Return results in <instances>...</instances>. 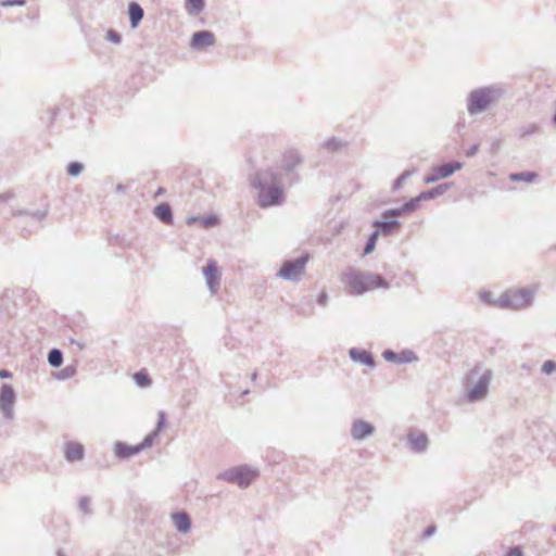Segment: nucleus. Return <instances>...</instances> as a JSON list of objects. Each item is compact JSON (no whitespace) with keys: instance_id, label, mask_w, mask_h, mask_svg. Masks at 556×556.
Here are the masks:
<instances>
[{"instance_id":"1","label":"nucleus","mask_w":556,"mask_h":556,"mask_svg":"<svg viewBox=\"0 0 556 556\" xmlns=\"http://www.w3.org/2000/svg\"><path fill=\"white\" fill-rule=\"evenodd\" d=\"M251 184L258 189L257 203L261 207H270L283 203V180L280 173L271 168L261 170Z\"/></svg>"},{"instance_id":"2","label":"nucleus","mask_w":556,"mask_h":556,"mask_svg":"<svg viewBox=\"0 0 556 556\" xmlns=\"http://www.w3.org/2000/svg\"><path fill=\"white\" fill-rule=\"evenodd\" d=\"M505 94L501 85H490L476 88L468 93L467 112L469 115H478L495 105Z\"/></svg>"},{"instance_id":"3","label":"nucleus","mask_w":556,"mask_h":556,"mask_svg":"<svg viewBox=\"0 0 556 556\" xmlns=\"http://www.w3.org/2000/svg\"><path fill=\"white\" fill-rule=\"evenodd\" d=\"M343 281L351 294L361 295L366 291L376 288L388 289L389 283L380 275L362 273L353 267L348 268L343 274Z\"/></svg>"},{"instance_id":"4","label":"nucleus","mask_w":556,"mask_h":556,"mask_svg":"<svg viewBox=\"0 0 556 556\" xmlns=\"http://www.w3.org/2000/svg\"><path fill=\"white\" fill-rule=\"evenodd\" d=\"M492 381V372L484 370L480 372L479 369L470 371L466 382V397L468 402L475 403L482 401L489 393V387Z\"/></svg>"},{"instance_id":"5","label":"nucleus","mask_w":556,"mask_h":556,"mask_svg":"<svg viewBox=\"0 0 556 556\" xmlns=\"http://www.w3.org/2000/svg\"><path fill=\"white\" fill-rule=\"evenodd\" d=\"M535 288L510 289L496 299L495 306L506 309H521L534 300Z\"/></svg>"},{"instance_id":"6","label":"nucleus","mask_w":556,"mask_h":556,"mask_svg":"<svg viewBox=\"0 0 556 556\" xmlns=\"http://www.w3.org/2000/svg\"><path fill=\"white\" fill-rule=\"evenodd\" d=\"M49 213L48 206L35 212L12 211V216L16 218L15 226L21 230L22 236H28L40 227V223Z\"/></svg>"},{"instance_id":"7","label":"nucleus","mask_w":556,"mask_h":556,"mask_svg":"<svg viewBox=\"0 0 556 556\" xmlns=\"http://www.w3.org/2000/svg\"><path fill=\"white\" fill-rule=\"evenodd\" d=\"M258 471L249 466L232 467L224 472L217 475L218 480H224L229 483H236L241 489L248 488L252 481L257 477Z\"/></svg>"},{"instance_id":"8","label":"nucleus","mask_w":556,"mask_h":556,"mask_svg":"<svg viewBox=\"0 0 556 556\" xmlns=\"http://www.w3.org/2000/svg\"><path fill=\"white\" fill-rule=\"evenodd\" d=\"M307 262V255H301L295 260L285 261L276 276L287 281L298 282L305 274Z\"/></svg>"},{"instance_id":"9","label":"nucleus","mask_w":556,"mask_h":556,"mask_svg":"<svg viewBox=\"0 0 556 556\" xmlns=\"http://www.w3.org/2000/svg\"><path fill=\"white\" fill-rule=\"evenodd\" d=\"M302 162L303 157L299 150L294 148L287 149L281 155L279 170L276 172L280 173L282 178L288 179L289 184H292L295 181L294 170Z\"/></svg>"},{"instance_id":"10","label":"nucleus","mask_w":556,"mask_h":556,"mask_svg":"<svg viewBox=\"0 0 556 556\" xmlns=\"http://www.w3.org/2000/svg\"><path fill=\"white\" fill-rule=\"evenodd\" d=\"M16 402V394L11 384L4 383L0 389V412L8 420L14 418V405Z\"/></svg>"},{"instance_id":"11","label":"nucleus","mask_w":556,"mask_h":556,"mask_svg":"<svg viewBox=\"0 0 556 556\" xmlns=\"http://www.w3.org/2000/svg\"><path fill=\"white\" fill-rule=\"evenodd\" d=\"M375 433V425L363 418H355L351 424L350 435L355 442L365 441L371 438Z\"/></svg>"},{"instance_id":"12","label":"nucleus","mask_w":556,"mask_h":556,"mask_svg":"<svg viewBox=\"0 0 556 556\" xmlns=\"http://www.w3.org/2000/svg\"><path fill=\"white\" fill-rule=\"evenodd\" d=\"M463 167V163L453 162L432 167L431 174L425 176L424 181L427 185L434 184L435 181L447 178L453 175L456 170Z\"/></svg>"},{"instance_id":"13","label":"nucleus","mask_w":556,"mask_h":556,"mask_svg":"<svg viewBox=\"0 0 556 556\" xmlns=\"http://www.w3.org/2000/svg\"><path fill=\"white\" fill-rule=\"evenodd\" d=\"M407 445L413 453L422 454L428 450V435L419 430H409L407 433Z\"/></svg>"},{"instance_id":"14","label":"nucleus","mask_w":556,"mask_h":556,"mask_svg":"<svg viewBox=\"0 0 556 556\" xmlns=\"http://www.w3.org/2000/svg\"><path fill=\"white\" fill-rule=\"evenodd\" d=\"M203 275L205 278V282L212 294L217 292L219 287L220 275L218 271V266L216 261L210 260L206 266L203 268Z\"/></svg>"},{"instance_id":"15","label":"nucleus","mask_w":556,"mask_h":556,"mask_svg":"<svg viewBox=\"0 0 556 556\" xmlns=\"http://www.w3.org/2000/svg\"><path fill=\"white\" fill-rule=\"evenodd\" d=\"M215 43V35L210 30H199L193 33L190 40L192 50H204Z\"/></svg>"},{"instance_id":"16","label":"nucleus","mask_w":556,"mask_h":556,"mask_svg":"<svg viewBox=\"0 0 556 556\" xmlns=\"http://www.w3.org/2000/svg\"><path fill=\"white\" fill-rule=\"evenodd\" d=\"M382 357L387 362L396 364H409L417 361V356L410 350H403L401 353H396L392 350H386L382 353Z\"/></svg>"},{"instance_id":"17","label":"nucleus","mask_w":556,"mask_h":556,"mask_svg":"<svg viewBox=\"0 0 556 556\" xmlns=\"http://www.w3.org/2000/svg\"><path fill=\"white\" fill-rule=\"evenodd\" d=\"M349 356L353 362L359 363L370 368L375 367L374 356L370 352L366 350L352 348L349 350Z\"/></svg>"},{"instance_id":"18","label":"nucleus","mask_w":556,"mask_h":556,"mask_svg":"<svg viewBox=\"0 0 556 556\" xmlns=\"http://www.w3.org/2000/svg\"><path fill=\"white\" fill-rule=\"evenodd\" d=\"M114 452L115 455L121 458H129L136 454H139L141 452L139 445H128L124 442H116L114 445Z\"/></svg>"},{"instance_id":"19","label":"nucleus","mask_w":556,"mask_h":556,"mask_svg":"<svg viewBox=\"0 0 556 556\" xmlns=\"http://www.w3.org/2000/svg\"><path fill=\"white\" fill-rule=\"evenodd\" d=\"M85 448L80 443L70 442L65 446V459L74 463L84 458Z\"/></svg>"},{"instance_id":"20","label":"nucleus","mask_w":556,"mask_h":556,"mask_svg":"<svg viewBox=\"0 0 556 556\" xmlns=\"http://www.w3.org/2000/svg\"><path fill=\"white\" fill-rule=\"evenodd\" d=\"M172 519L178 532L187 533L191 529V519L187 513H175L172 515Z\"/></svg>"},{"instance_id":"21","label":"nucleus","mask_w":556,"mask_h":556,"mask_svg":"<svg viewBox=\"0 0 556 556\" xmlns=\"http://www.w3.org/2000/svg\"><path fill=\"white\" fill-rule=\"evenodd\" d=\"M129 22L131 28H137L143 18L144 11L138 2H130L128 5Z\"/></svg>"},{"instance_id":"22","label":"nucleus","mask_w":556,"mask_h":556,"mask_svg":"<svg viewBox=\"0 0 556 556\" xmlns=\"http://www.w3.org/2000/svg\"><path fill=\"white\" fill-rule=\"evenodd\" d=\"M154 215L164 224H173V213L168 203H161L154 207Z\"/></svg>"},{"instance_id":"23","label":"nucleus","mask_w":556,"mask_h":556,"mask_svg":"<svg viewBox=\"0 0 556 556\" xmlns=\"http://www.w3.org/2000/svg\"><path fill=\"white\" fill-rule=\"evenodd\" d=\"M372 226L378 228L377 230L382 235H389L394 228L400 227V222L394 218H383V220H375Z\"/></svg>"},{"instance_id":"24","label":"nucleus","mask_w":556,"mask_h":556,"mask_svg":"<svg viewBox=\"0 0 556 556\" xmlns=\"http://www.w3.org/2000/svg\"><path fill=\"white\" fill-rule=\"evenodd\" d=\"M205 8V0H185V10L190 16H198Z\"/></svg>"},{"instance_id":"25","label":"nucleus","mask_w":556,"mask_h":556,"mask_svg":"<svg viewBox=\"0 0 556 556\" xmlns=\"http://www.w3.org/2000/svg\"><path fill=\"white\" fill-rule=\"evenodd\" d=\"M536 177L534 172H520L509 175V179L514 182H533Z\"/></svg>"},{"instance_id":"26","label":"nucleus","mask_w":556,"mask_h":556,"mask_svg":"<svg viewBox=\"0 0 556 556\" xmlns=\"http://www.w3.org/2000/svg\"><path fill=\"white\" fill-rule=\"evenodd\" d=\"M48 363L51 367H60L63 364V353L59 349H52L48 353Z\"/></svg>"},{"instance_id":"27","label":"nucleus","mask_w":556,"mask_h":556,"mask_svg":"<svg viewBox=\"0 0 556 556\" xmlns=\"http://www.w3.org/2000/svg\"><path fill=\"white\" fill-rule=\"evenodd\" d=\"M540 130H541V128L536 123H529V124L522 125L518 131H519V136L521 138H527L534 134L540 132Z\"/></svg>"},{"instance_id":"28","label":"nucleus","mask_w":556,"mask_h":556,"mask_svg":"<svg viewBox=\"0 0 556 556\" xmlns=\"http://www.w3.org/2000/svg\"><path fill=\"white\" fill-rule=\"evenodd\" d=\"M378 237H379V230H375L368 238L367 242H366V245L364 248V254L367 255V254H370L374 250H375V247H376V243H377V240H378Z\"/></svg>"},{"instance_id":"29","label":"nucleus","mask_w":556,"mask_h":556,"mask_svg":"<svg viewBox=\"0 0 556 556\" xmlns=\"http://www.w3.org/2000/svg\"><path fill=\"white\" fill-rule=\"evenodd\" d=\"M67 174L70 176H73V177H77L81 174V172L84 170V164L80 163V162H71L68 165H67Z\"/></svg>"},{"instance_id":"30","label":"nucleus","mask_w":556,"mask_h":556,"mask_svg":"<svg viewBox=\"0 0 556 556\" xmlns=\"http://www.w3.org/2000/svg\"><path fill=\"white\" fill-rule=\"evenodd\" d=\"M415 173L414 169H406L404 170L396 179L395 181L393 182V189L394 190H397L400 189L403 184L406 181L407 178H409L410 176H413Z\"/></svg>"},{"instance_id":"31","label":"nucleus","mask_w":556,"mask_h":556,"mask_svg":"<svg viewBox=\"0 0 556 556\" xmlns=\"http://www.w3.org/2000/svg\"><path fill=\"white\" fill-rule=\"evenodd\" d=\"M407 213V211H404V204L397 208H391L387 210L382 213V218H394L402 216L403 214Z\"/></svg>"},{"instance_id":"32","label":"nucleus","mask_w":556,"mask_h":556,"mask_svg":"<svg viewBox=\"0 0 556 556\" xmlns=\"http://www.w3.org/2000/svg\"><path fill=\"white\" fill-rule=\"evenodd\" d=\"M323 147L328 151H337L342 147V142L337 138H330L323 143Z\"/></svg>"},{"instance_id":"33","label":"nucleus","mask_w":556,"mask_h":556,"mask_svg":"<svg viewBox=\"0 0 556 556\" xmlns=\"http://www.w3.org/2000/svg\"><path fill=\"white\" fill-rule=\"evenodd\" d=\"M159 434L154 431H152L151 433H149L144 439L143 441L138 444L140 450L143 451L144 448H148L150 446H152L153 442H154V439L157 437Z\"/></svg>"},{"instance_id":"34","label":"nucleus","mask_w":556,"mask_h":556,"mask_svg":"<svg viewBox=\"0 0 556 556\" xmlns=\"http://www.w3.org/2000/svg\"><path fill=\"white\" fill-rule=\"evenodd\" d=\"M448 187H450L448 184H442L434 188L429 189L428 191L431 194V198L434 199L439 195H442L448 189Z\"/></svg>"},{"instance_id":"35","label":"nucleus","mask_w":556,"mask_h":556,"mask_svg":"<svg viewBox=\"0 0 556 556\" xmlns=\"http://www.w3.org/2000/svg\"><path fill=\"white\" fill-rule=\"evenodd\" d=\"M135 380L138 386L140 387H148L151 383L150 378L147 374H143L142 371H139L135 375Z\"/></svg>"},{"instance_id":"36","label":"nucleus","mask_w":556,"mask_h":556,"mask_svg":"<svg viewBox=\"0 0 556 556\" xmlns=\"http://www.w3.org/2000/svg\"><path fill=\"white\" fill-rule=\"evenodd\" d=\"M165 425H166V414H165V412L160 410L157 414V424L153 431L156 432L157 434H160V432L165 427Z\"/></svg>"},{"instance_id":"37","label":"nucleus","mask_w":556,"mask_h":556,"mask_svg":"<svg viewBox=\"0 0 556 556\" xmlns=\"http://www.w3.org/2000/svg\"><path fill=\"white\" fill-rule=\"evenodd\" d=\"M541 370L544 375H551L553 372H556V362H554V361L544 362Z\"/></svg>"},{"instance_id":"38","label":"nucleus","mask_w":556,"mask_h":556,"mask_svg":"<svg viewBox=\"0 0 556 556\" xmlns=\"http://www.w3.org/2000/svg\"><path fill=\"white\" fill-rule=\"evenodd\" d=\"M419 204L420 202L417 197L412 198L409 201L404 203V211H407V213L413 212L419 207Z\"/></svg>"},{"instance_id":"39","label":"nucleus","mask_w":556,"mask_h":556,"mask_svg":"<svg viewBox=\"0 0 556 556\" xmlns=\"http://www.w3.org/2000/svg\"><path fill=\"white\" fill-rule=\"evenodd\" d=\"M79 508H80V510L84 514H86V515L90 514V500H89V497L83 496L79 500Z\"/></svg>"},{"instance_id":"40","label":"nucleus","mask_w":556,"mask_h":556,"mask_svg":"<svg viewBox=\"0 0 556 556\" xmlns=\"http://www.w3.org/2000/svg\"><path fill=\"white\" fill-rule=\"evenodd\" d=\"M217 217L215 215H210V216H206V217H203L201 219V224L204 226V227H211V226H214L217 224Z\"/></svg>"},{"instance_id":"41","label":"nucleus","mask_w":556,"mask_h":556,"mask_svg":"<svg viewBox=\"0 0 556 556\" xmlns=\"http://www.w3.org/2000/svg\"><path fill=\"white\" fill-rule=\"evenodd\" d=\"M106 38L113 43H121L122 41V36L115 30L108 31Z\"/></svg>"},{"instance_id":"42","label":"nucleus","mask_w":556,"mask_h":556,"mask_svg":"<svg viewBox=\"0 0 556 556\" xmlns=\"http://www.w3.org/2000/svg\"><path fill=\"white\" fill-rule=\"evenodd\" d=\"M25 0H3L1 1L2 7L24 5Z\"/></svg>"},{"instance_id":"43","label":"nucleus","mask_w":556,"mask_h":556,"mask_svg":"<svg viewBox=\"0 0 556 556\" xmlns=\"http://www.w3.org/2000/svg\"><path fill=\"white\" fill-rule=\"evenodd\" d=\"M480 298L482 301L495 305L496 300L492 299V294L490 292H482Z\"/></svg>"},{"instance_id":"44","label":"nucleus","mask_w":556,"mask_h":556,"mask_svg":"<svg viewBox=\"0 0 556 556\" xmlns=\"http://www.w3.org/2000/svg\"><path fill=\"white\" fill-rule=\"evenodd\" d=\"M505 556H522V551L519 546L511 547Z\"/></svg>"},{"instance_id":"45","label":"nucleus","mask_w":556,"mask_h":556,"mask_svg":"<svg viewBox=\"0 0 556 556\" xmlns=\"http://www.w3.org/2000/svg\"><path fill=\"white\" fill-rule=\"evenodd\" d=\"M317 302H318V304H320V305L325 306V305L327 304V302H328V294H327L325 291H323V292L318 295V298H317Z\"/></svg>"},{"instance_id":"46","label":"nucleus","mask_w":556,"mask_h":556,"mask_svg":"<svg viewBox=\"0 0 556 556\" xmlns=\"http://www.w3.org/2000/svg\"><path fill=\"white\" fill-rule=\"evenodd\" d=\"M479 150V146L478 144H472L467 151H466V155L468 157H472L476 155V153L478 152Z\"/></svg>"},{"instance_id":"47","label":"nucleus","mask_w":556,"mask_h":556,"mask_svg":"<svg viewBox=\"0 0 556 556\" xmlns=\"http://www.w3.org/2000/svg\"><path fill=\"white\" fill-rule=\"evenodd\" d=\"M417 199L419 200V202H421V201L431 200L432 198H431V194L429 193V191L426 190V191L420 192L417 195Z\"/></svg>"},{"instance_id":"48","label":"nucleus","mask_w":556,"mask_h":556,"mask_svg":"<svg viewBox=\"0 0 556 556\" xmlns=\"http://www.w3.org/2000/svg\"><path fill=\"white\" fill-rule=\"evenodd\" d=\"M434 532H435V526H429V527L425 530L424 535H425L426 538H429V536H431Z\"/></svg>"},{"instance_id":"49","label":"nucleus","mask_w":556,"mask_h":556,"mask_svg":"<svg viewBox=\"0 0 556 556\" xmlns=\"http://www.w3.org/2000/svg\"><path fill=\"white\" fill-rule=\"evenodd\" d=\"M12 377V372L7 369H0V378L8 379Z\"/></svg>"},{"instance_id":"50","label":"nucleus","mask_w":556,"mask_h":556,"mask_svg":"<svg viewBox=\"0 0 556 556\" xmlns=\"http://www.w3.org/2000/svg\"><path fill=\"white\" fill-rule=\"evenodd\" d=\"M10 199H12V194H1L0 195V205L7 201H9Z\"/></svg>"},{"instance_id":"51","label":"nucleus","mask_w":556,"mask_h":556,"mask_svg":"<svg viewBox=\"0 0 556 556\" xmlns=\"http://www.w3.org/2000/svg\"><path fill=\"white\" fill-rule=\"evenodd\" d=\"M256 377H257V372H256V371H254V372L252 374V376H251V380H252V381H255V380H256Z\"/></svg>"},{"instance_id":"52","label":"nucleus","mask_w":556,"mask_h":556,"mask_svg":"<svg viewBox=\"0 0 556 556\" xmlns=\"http://www.w3.org/2000/svg\"><path fill=\"white\" fill-rule=\"evenodd\" d=\"M195 220H197V218H195V217H190V218L188 219V224H192V223H194Z\"/></svg>"},{"instance_id":"53","label":"nucleus","mask_w":556,"mask_h":556,"mask_svg":"<svg viewBox=\"0 0 556 556\" xmlns=\"http://www.w3.org/2000/svg\"><path fill=\"white\" fill-rule=\"evenodd\" d=\"M552 123H553V125H555V126H556V114L553 116V118H552Z\"/></svg>"},{"instance_id":"54","label":"nucleus","mask_w":556,"mask_h":556,"mask_svg":"<svg viewBox=\"0 0 556 556\" xmlns=\"http://www.w3.org/2000/svg\"><path fill=\"white\" fill-rule=\"evenodd\" d=\"M248 393H249V390H244V391L242 392V395H247Z\"/></svg>"},{"instance_id":"55","label":"nucleus","mask_w":556,"mask_h":556,"mask_svg":"<svg viewBox=\"0 0 556 556\" xmlns=\"http://www.w3.org/2000/svg\"><path fill=\"white\" fill-rule=\"evenodd\" d=\"M555 532H556V526H555Z\"/></svg>"}]
</instances>
